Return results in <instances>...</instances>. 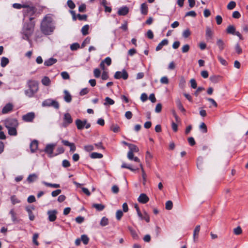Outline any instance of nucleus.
Masks as SVG:
<instances>
[{
  "mask_svg": "<svg viewBox=\"0 0 248 248\" xmlns=\"http://www.w3.org/2000/svg\"><path fill=\"white\" fill-rule=\"evenodd\" d=\"M108 223V218H102L100 221V225L102 226H105L107 225Z\"/></svg>",
  "mask_w": 248,
  "mask_h": 248,
  "instance_id": "obj_46",
  "label": "nucleus"
},
{
  "mask_svg": "<svg viewBox=\"0 0 248 248\" xmlns=\"http://www.w3.org/2000/svg\"><path fill=\"white\" fill-rule=\"evenodd\" d=\"M129 152H131L132 153H137L139 151V148L134 144H131L129 145Z\"/></svg>",
  "mask_w": 248,
  "mask_h": 248,
  "instance_id": "obj_31",
  "label": "nucleus"
},
{
  "mask_svg": "<svg viewBox=\"0 0 248 248\" xmlns=\"http://www.w3.org/2000/svg\"><path fill=\"white\" fill-rule=\"evenodd\" d=\"M242 229L239 226L233 229V232L236 235H239L242 233Z\"/></svg>",
  "mask_w": 248,
  "mask_h": 248,
  "instance_id": "obj_50",
  "label": "nucleus"
},
{
  "mask_svg": "<svg viewBox=\"0 0 248 248\" xmlns=\"http://www.w3.org/2000/svg\"><path fill=\"white\" fill-rule=\"evenodd\" d=\"M84 148L87 152H90L94 149L93 146L92 145H86L84 146Z\"/></svg>",
  "mask_w": 248,
  "mask_h": 248,
  "instance_id": "obj_58",
  "label": "nucleus"
},
{
  "mask_svg": "<svg viewBox=\"0 0 248 248\" xmlns=\"http://www.w3.org/2000/svg\"><path fill=\"white\" fill-rule=\"evenodd\" d=\"M63 120L64 122L62 125L64 127H66L73 122V119L71 117V116L69 113H66L64 115Z\"/></svg>",
  "mask_w": 248,
  "mask_h": 248,
  "instance_id": "obj_9",
  "label": "nucleus"
},
{
  "mask_svg": "<svg viewBox=\"0 0 248 248\" xmlns=\"http://www.w3.org/2000/svg\"><path fill=\"white\" fill-rule=\"evenodd\" d=\"M55 29V22L50 14L44 17L40 25L41 32L46 35L52 34Z\"/></svg>",
  "mask_w": 248,
  "mask_h": 248,
  "instance_id": "obj_1",
  "label": "nucleus"
},
{
  "mask_svg": "<svg viewBox=\"0 0 248 248\" xmlns=\"http://www.w3.org/2000/svg\"><path fill=\"white\" fill-rule=\"evenodd\" d=\"M173 206L172 202L171 201H168L166 202L165 204L166 209L167 210H170Z\"/></svg>",
  "mask_w": 248,
  "mask_h": 248,
  "instance_id": "obj_47",
  "label": "nucleus"
},
{
  "mask_svg": "<svg viewBox=\"0 0 248 248\" xmlns=\"http://www.w3.org/2000/svg\"><path fill=\"white\" fill-rule=\"evenodd\" d=\"M141 13L142 14L145 15L148 13V6L145 3L141 4Z\"/></svg>",
  "mask_w": 248,
  "mask_h": 248,
  "instance_id": "obj_25",
  "label": "nucleus"
},
{
  "mask_svg": "<svg viewBox=\"0 0 248 248\" xmlns=\"http://www.w3.org/2000/svg\"><path fill=\"white\" fill-rule=\"evenodd\" d=\"M9 61L8 58L3 57L1 59L0 65L2 67H5L9 63Z\"/></svg>",
  "mask_w": 248,
  "mask_h": 248,
  "instance_id": "obj_30",
  "label": "nucleus"
},
{
  "mask_svg": "<svg viewBox=\"0 0 248 248\" xmlns=\"http://www.w3.org/2000/svg\"><path fill=\"white\" fill-rule=\"evenodd\" d=\"M27 85L29 89H31L36 92H37L38 90V83L35 80H29L27 82Z\"/></svg>",
  "mask_w": 248,
  "mask_h": 248,
  "instance_id": "obj_10",
  "label": "nucleus"
},
{
  "mask_svg": "<svg viewBox=\"0 0 248 248\" xmlns=\"http://www.w3.org/2000/svg\"><path fill=\"white\" fill-rule=\"evenodd\" d=\"M140 166L141 168V171H142V177L143 180V185L145 186L146 185V174L145 173V172L143 168L142 165L140 163Z\"/></svg>",
  "mask_w": 248,
  "mask_h": 248,
  "instance_id": "obj_27",
  "label": "nucleus"
},
{
  "mask_svg": "<svg viewBox=\"0 0 248 248\" xmlns=\"http://www.w3.org/2000/svg\"><path fill=\"white\" fill-rule=\"evenodd\" d=\"M63 93L64 94V95L63 97L64 101L67 103L71 102V101L72 100V96L70 94V93L67 90H64Z\"/></svg>",
  "mask_w": 248,
  "mask_h": 248,
  "instance_id": "obj_16",
  "label": "nucleus"
},
{
  "mask_svg": "<svg viewBox=\"0 0 248 248\" xmlns=\"http://www.w3.org/2000/svg\"><path fill=\"white\" fill-rule=\"evenodd\" d=\"M5 126L6 128L17 127L18 123L17 120L15 118H8L4 121Z\"/></svg>",
  "mask_w": 248,
  "mask_h": 248,
  "instance_id": "obj_5",
  "label": "nucleus"
},
{
  "mask_svg": "<svg viewBox=\"0 0 248 248\" xmlns=\"http://www.w3.org/2000/svg\"><path fill=\"white\" fill-rule=\"evenodd\" d=\"M128 13V8L126 7H123L119 9L118 11V14L120 16H125Z\"/></svg>",
  "mask_w": 248,
  "mask_h": 248,
  "instance_id": "obj_20",
  "label": "nucleus"
},
{
  "mask_svg": "<svg viewBox=\"0 0 248 248\" xmlns=\"http://www.w3.org/2000/svg\"><path fill=\"white\" fill-rule=\"evenodd\" d=\"M42 183L47 186L52 187L54 188H59L60 187V185L57 184H51L45 181H43Z\"/></svg>",
  "mask_w": 248,
  "mask_h": 248,
  "instance_id": "obj_32",
  "label": "nucleus"
},
{
  "mask_svg": "<svg viewBox=\"0 0 248 248\" xmlns=\"http://www.w3.org/2000/svg\"><path fill=\"white\" fill-rule=\"evenodd\" d=\"M177 106L179 109H180L182 112H185L186 110L185 108L183 107V105L182 103L181 102L180 100H177L176 101Z\"/></svg>",
  "mask_w": 248,
  "mask_h": 248,
  "instance_id": "obj_36",
  "label": "nucleus"
},
{
  "mask_svg": "<svg viewBox=\"0 0 248 248\" xmlns=\"http://www.w3.org/2000/svg\"><path fill=\"white\" fill-rule=\"evenodd\" d=\"M35 118V114L33 112L27 113L22 116V120L26 122H31Z\"/></svg>",
  "mask_w": 248,
  "mask_h": 248,
  "instance_id": "obj_8",
  "label": "nucleus"
},
{
  "mask_svg": "<svg viewBox=\"0 0 248 248\" xmlns=\"http://www.w3.org/2000/svg\"><path fill=\"white\" fill-rule=\"evenodd\" d=\"M57 214L58 212L56 210H50L47 212L48 217H56Z\"/></svg>",
  "mask_w": 248,
  "mask_h": 248,
  "instance_id": "obj_40",
  "label": "nucleus"
},
{
  "mask_svg": "<svg viewBox=\"0 0 248 248\" xmlns=\"http://www.w3.org/2000/svg\"><path fill=\"white\" fill-rule=\"evenodd\" d=\"M81 240L84 244L87 245L89 242V239L86 235L83 234L81 236Z\"/></svg>",
  "mask_w": 248,
  "mask_h": 248,
  "instance_id": "obj_41",
  "label": "nucleus"
},
{
  "mask_svg": "<svg viewBox=\"0 0 248 248\" xmlns=\"http://www.w3.org/2000/svg\"><path fill=\"white\" fill-rule=\"evenodd\" d=\"M38 236H39V235L37 233H34L33 234V235L32 242H33V244L34 245H35L36 246H38L39 245V243L37 241V239L38 238Z\"/></svg>",
  "mask_w": 248,
  "mask_h": 248,
  "instance_id": "obj_44",
  "label": "nucleus"
},
{
  "mask_svg": "<svg viewBox=\"0 0 248 248\" xmlns=\"http://www.w3.org/2000/svg\"><path fill=\"white\" fill-rule=\"evenodd\" d=\"M57 62L56 59L51 58L45 61L44 64L47 66H50Z\"/></svg>",
  "mask_w": 248,
  "mask_h": 248,
  "instance_id": "obj_21",
  "label": "nucleus"
},
{
  "mask_svg": "<svg viewBox=\"0 0 248 248\" xmlns=\"http://www.w3.org/2000/svg\"><path fill=\"white\" fill-rule=\"evenodd\" d=\"M186 16H192L195 17L196 16V13L194 11H191L188 12H187L186 14Z\"/></svg>",
  "mask_w": 248,
  "mask_h": 248,
  "instance_id": "obj_62",
  "label": "nucleus"
},
{
  "mask_svg": "<svg viewBox=\"0 0 248 248\" xmlns=\"http://www.w3.org/2000/svg\"><path fill=\"white\" fill-rule=\"evenodd\" d=\"M217 59L222 65H226L227 64L226 61L224 60L223 58H222L220 56H218Z\"/></svg>",
  "mask_w": 248,
  "mask_h": 248,
  "instance_id": "obj_59",
  "label": "nucleus"
},
{
  "mask_svg": "<svg viewBox=\"0 0 248 248\" xmlns=\"http://www.w3.org/2000/svg\"><path fill=\"white\" fill-rule=\"evenodd\" d=\"M105 101L104 105L105 106L108 105H112L115 103L114 101L109 97H106L105 99Z\"/></svg>",
  "mask_w": 248,
  "mask_h": 248,
  "instance_id": "obj_29",
  "label": "nucleus"
},
{
  "mask_svg": "<svg viewBox=\"0 0 248 248\" xmlns=\"http://www.w3.org/2000/svg\"><path fill=\"white\" fill-rule=\"evenodd\" d=\"M93 207L95 208L98 211H102L105 208L104 205H103V204H96V203L93 204Z\"/></svg>",
  "mask_w": 248,
  "mask_h": 248,
  "instance_id": "obj_39",
  "label": "nucleus"
},
{
  "mask_svg": "<svg viewBox=\"0 0 248 248\" xmlns=\"http://www.w3.org/2000/svg\"><path fill=\"white\" fill-rule=\"evenodd\" d=\"M89 29V26L88 25H84L81 29V32L83 35H86L89 33L88 30Z\"/></svg>",
  "mask_w": 248,
  "mask_h": 248,
  "instance_id": "obj_35",
  "label": "nucleus"
},
{
  "mask_svg": "<svg viewBox=\"0 0 248 248\" xmlns=\"http://www.w3.org/2000/svg\"><path fill=\"white\" fill-rule=\"evenodd\" d=\"M24 16L29 17L30 21H31L37 16L36 9L32 5L27 4V7L23 11Z\"/></svg>",
  "mask_w": 248,
  "mask_h": 248,
  "instance_id": "obj_3",
  "label": "nucleus"
},
{
  "mask_svg": "<svg viewBox=\"0 0 248 248\" xmlns=\"http://www.w3.org/2000/svg\"><path fill=\"white\" fill-rule=\"evenodd\" d=\"M153 156L152 154L148 151H147L146 153L145 158L146 162L149 163L150 160L152 158Z\"/></svg>",
  "mask_w": 248,
  "mask_h": 248,
  "instance_id": "obj_51",
  "label": "nucleus"
},
{
  "mask_svg": "<svg viewBox=\"0 0 248 248\" xmlns=\"http://www.w3.org/2000/svg\"><path fill=\"white\" fill-rule=\"evenodd\" d=\"M110 129L115 133L118 132L120 130V127L117 124H112Z\"/></svg>",
  "mask_w": 248,
  "mask_h": 248,
  "instance_id": "obj_43",
  "label": "nucleus"
},
{
  "mask_svg": "<svg viewBox=\"0 0 248 248\" xmlns=\"http://www.w3.org/2000/svg\"><path fill=\"white\" fill-rule=\"evenodd\" d=\"M217 45L220 51H222L225 47V42L221 39H218L217 40Z\"/></svg>",
  "mask_w": 248,
  "mask_h": 248,
  "instance_id": "obj_17",
  "label": "nucleus"
},
{
  "mask_svg": "<svg viewBox=\"0 0 248 248\" xmlns=\"http://www.w3.org/2000/svg\"><path fill=\"white\" fill-rule=\"evenodd\" d=\"M138 201L140 203L145 204L148 202L149 201V197L144 193L140 194L138 198Z\"/></svg>",
  "mask_w": 248,
  "mask_h": 248,
  "instance_id": "obj_11",
  "label": "nucleus"
},
{
  "mask_svg": "<svg viewBox=\"0 0 248 248\" xmlns=\"http://www.w3.org/2000/svg\"><path fill=\"white\" fill-rule=\"evenodd\" d=\"M103 156V155L100 153L93 152L90 155L92 158H101Z\"/></svg>",
  "mask_w": 248,
  "mask_h": 248,
  "instance_id": "obj_33",
  "label": "nucleus"
},
{
  "mask_svg": "<svg viewBox=\"0 0 248 248\" xmlns=\"http://www.w3.org/2000/svg\"><path fill=\"white\" fill-rule=\"evenodd\" d=\"M235 6L236 3L233 1H231L227 5V8L229 10H232L235 8Z\"/></svg>",
  "mask_w": 248,
  "mask_h": 248,
  "instance_id": "obj_45",
  "label": "nucleus"
},
{
  "mask_svg": "<svg viewBox=\"0 0 248 248\" xmlns=\"http://www.w3.org/2000/svg\"><path fill=\"white\" fill-rule=\"evenodd\" d=\"M235 31V28L232 25H229L227 29V32L228 33L234 34Z\"/></svg>",
  "mask_w": 248,
  "mask_h": 248,
  "instance_id": "obj_34",
  "label": "nucleus"
},
{
  "mask_svg": "<svg viewBox=\"0 0 248 248\" xmlns=\"http://www.w3.org/2000/svg\"><path fill=\"white\" fill-rule=\"evenodd\" d=\"M11 201L13 204H16L19 203L20 202L19 199H18L15 195H13L11 197Z\"/></svg>",
  "mask_w": 248,
  "mask_h": 248,
  "instance_id": "obj_38",
  "label": "nucleus"
},
{
  "mask_svg": "<svg viewBox=\"0 0 248 248\" xmlns=\"http://www.w3.org/2000/svg\"><path fill=\"white\" fill-rule=\"evenodd\" d=\"M38 141L36 140H33L30 144V149L32 153H34L38 148Z\"/></svg>",
  "mask_w": 248,
  "mask_h": 248,
  "instance_id": "obj_19",
  "label": "nucleus"
},
{
  "mask_svg": "<svg viewBox=\"0 0 248 248\" xmlns=\"http://www.w3.org/2000/svg\"><path fill=\"white\" fill-rule=\"evenodd\" d=\"M61 75L64 79H68L70 78L68 73L66 72H62L61 73Z\"/></svg>",
  "mask_w": 248,
  "mask_h": 248,
  "instance_id": "obj_55",
  "label": "nucleus"
},
{
  "mask_svg": "<svg viewBox=\"0 0 248 248\" xmlns=\"http://www.w3.org/2000/svg\"><path fill=\"white\" fill-rule=\"evenodd\" d=\"M75 123L78 129L81 130L84 127L85 124H86L87 120L81 121L79 119H77Z\"/></svg>",
  "mask_w": 248,
  "mask_h": 248,
  "instance_id": "obj_13",
  "label": "nucleus"
},
{
  "mask_svg": "<svg viewBox=\"0 0 248 248\" xmlns=\"http://www.w3.org/2000/svg\"><path fill=\"white\" fill-rule=\"evenodd\" d=\"M77 18H78L79 20H86L87 16L86 15H80L78 14L77 15Z\"/></svg>",
  "mask_w": 248,
  "mask_h": 248,
  "instance_id": "obj_49",
  "label": "nucleus"
},
{
  "mask_svg": "<svg viewBox=\"0 0 248 248\" xmlns=\"http://www.w3.org/2000/svg\"><path fill=\"white\" fill-rule=\"evenodd\" d=\"M35 23L34 22L25 23L24 24L21 34L23 39L29 41L30 37L32 35L34 31Z\"/></svg>",
  "mask_w": 248,
  "mask_h": 248,
  "instance_id": "obj_2",
  "label": "nucleus"
},
{
  "mask_svg": "<svg viewBox=\"0 0 248 248\" xmlns=\"http://www.w3.org/2000/svg\"><path fill=\"white\" fill-rule=\"evenodd\" d=\"M89 93V90L88 88H85L81 90V91L79 93V94L81 96L84 95L86 94H87Z\"/></svg>",
  "mask_w": 248,
  "mask_h": 248,
  "instance_id": "obj_60",
  "label": "nucleus"
},
{
  "mask_svg": "<svg viewBox=\"0 0 248 248\" xmlns=\"http://www.w3.org/2000/svg\"><path fill=\"white\" fill-rule=\"evenodd\" d=\"M38 179V175L36 174H31L29 175L27 178V181L29 183H32Z\"/></svg>",
  "mask_w": 248,
  "mask_h": 248,
  "instance_id": "obj_24",
  "label": "nucleus"
},
{
  "mask_svg": "<svg viewBox=\"0 0 248 248\" xmlns=\"http://www.w3.org/2000/svg\"><path fill=\"white\" fill-rule=\"evenodd\" d=\"M189 46L187 44L184 45L182 48V50L183 53H186L189 51Z\"/></svg>",
  "mask_w": 248,
  "mask_h": 248,
  "instance_id": "obj_63",
  "label": "nucleus"
},
{
  "mask_svg": "<svg viewBox=\"0 0 248 248\" xmlns=\"http://www.w3.org/2000/svg\"><path fill=\"white\" fill-rule=\"evenodd\" d=\"M191 34L189 29L185 30L183 32V36L184 38H187Z\"/></svg>",
  "mask_w": 248,
  "mask_h": 248,
  "instance_id": "obj_54",
  "label": "nucleus"
},
{
  "mask_svg": "<svg viewBox=\"0 0 248 248\" xmlns=\"http://www.w3.org/2000/svg\"><path fill=\"white\" fill-rule=\"evenodd\" d=\"M100 74H101V72L99 69L96 68L94 70L93 74H94V76L95 78H98L100 77Z\"/></svg>",
  "mask_w": 248,
  "mask_h": 248,
  "instance_id": "obj_52",
  "label": "nucleus"
},
{
  "mask_svg": "<svg viewBox=\"0 0 248 248\" xmlns=\"http://www.w3.org/2000/svg\"><path fill=\"white\" fill-rule=\"evenodd\" d=\"M219 77L217 76L213 75L210 77V81L214 83H217L219 81Z\"/></svg>",
  "mask_w": 248,
  "mask_h": 248,
  "instance_id": "obj_42",
  "label": "nucleus"
},
{
  "mask_svg": "<svg viewBox=\"0 0 248 248\" xmlns=\"http://www.w3.org/2000/svg\"><path fill=\"white\" fill-rule=\"evenodd\" d=\"M13 7L15 9H20L22 8H25L27 7V4H21L19 3H14L13 4Z\"/></svg>",
  "mask_w": 248,
  "mask_h": 248,
  "instance_id": "obj_37",
  "label": "nucleus"
},
{
  "mask_svg": "<svg viewBox=\"0 0 248 248\" xmlns=\"http://www.w3.org/2000/svg\"><path fill=\"white\" fill-rule=\"evenodd\" d=\"M213 31L209 27L206 28L205 36L207 41H209L212 39Z\"/></svg>",
  "mask_w": 248,
  "mask_h": 248,
  "instance_id": "obj_14",
  "label": "nucleus"
},
{
  "mask_svg": "<svg viewBox=\"0 0 248 248\" xmlns=\"http://www.w3.org/2000/svg\"><path fill=\"white\" fill-rule=\"evenodd\" d=\"M121 167L122 168H126V169H128L129 170H130L131 171H135V170L132 168H131L129 165H127V164H126L125 163H123L121 166Z\"/></svg>",
  "mask_w": 248,
  "mask_h": 248,
  "instance_id": "obj_56",
  "label": "nucleus"
},
{
  "mask_svg": "<svg viewBox=\"0 0 248 248\" xmlns=\"http://www.w3.org/2000/svg\"><path fill=\"white\" fill-rule=\"evenodd\" d=\"M105 63H106L107 65L109 66L111 63V59L110 57H107L104 60L102 61Z\"/></svg>",
  "mask_w": 248,
  "mask_h": 248,
  "instance_id": "obj_64",
  "label": "nucleus"
},
{
  "mask_svg": "<svg viewBox=\"0 0 248 248\" xmlns=\"http://www.w3.org/2000/svg\"><path fill=\"white\" fill-rule=\"evenodd\" d=\"M114 78L116 79H120L122 78L124 80L127 79L128 77V74L125 69H123L122 71H117L115 73Z\"/></svg>",
  "mask_w": 248,
  "mask_h": 248,
  "instance_id": "obj_7",
  "label": "nucleus"
},
{
  "mask_svg": "<svg viewBox=\"0 0 248 248\" xmlns=\"http://www.w3.org/2000/svg\"><path fill=\"white\" fill-rule=\"evenodd\" d=\"M37 92L29 88L25 91V94L29 97H32Z\"/></svg>",
  "mask_w": 248,
  "mask_h": 248,
  "instance_id": "obj_23",
  "label": "nucleus"
},
{
  "mask_svg": "<svg viewBox=\"0 0 248 248\" xmlns=\"http://www.w3.org/2000/svg\"><path fill=\"white\" fill-rule=\"evenodd\" d=\"M79 47H80V46H79V44L76 43H74V44H72L70 46V49L72 50H76L78 48H79Z\"/></svg>",
  "mask_w": 248,
  "mask_h": 248,
  "instance_id": "obj_48",
  "label": "nucleus"
},
{
  "mask_svg": "<svg viewBox=\"0 0 248 248\" xmlns=\"http://www.w3.org/2000/svg\"><path fill=\"white\" fill-rule=\"evenodd\" d=\"M200 226L197 225L195 227V228L194 230V232H193V239L194 242H196V241L198 238V235H199V233L200 232Z\"/></svg>",
  "mask_w": 248,
  "mask_h": 248,
  "instance_id": "obj_15",
  "label": "nucleus"
},
{
  "mask_svg": "<svg viewBox=\"0 0 248 248\" xmlns=\"http://www.w3.org/2000/svg\"><path fill=\"white\" fill-rule=\"evenodd\" d=\"M134 153L128 152L127 153V158L130 160H134L135 162H140V160L137 157L134 156Z\"/></svg>",
  "mask_w": 248,
  "mask_h": 248,
  "instance_id": "obj_22",
  "label": "nucleus"
},
{
  "mask_svg": "<svg viewBox=\"0 0 248 248\" xmlns=\"http://www.w3.org/2000/svg\"><path fill=\"white\" fill-rule=\"evenodd\" d=\"M56 146V144L55 143L48 144L46 145L44 151L48 155L49 157H51L54 156L53 152Z\"/></svg>",
  "mask_w": 248,
  "mask_h": 248,
  "instance_id": "obj_6",
  "label": "nucleus"
},
{
  "mask_svg": "<svg viewBox=\"0 0 248 248\" xmlns=\"http://www.w3.org/2000/svg\"><path fill=\"white\" fill-rule=\"evenodd\" d=\"M62 191L61 189H57L52 192L51 195L52 197H56L61 193Z\"/></svg>",
  "mask_w": 248,
  "mask_h": 248,
  "instance_id": "obj_61",
  "label": "nucleus"
},
{
  "mask_svg": "<svg viewBox=\"0 0 248 248\" xmlns=\"http://www.w3.org/2000/svg\"><path fill=\"white\" fill-rule=\"evenodd\" d=\"M200 128L201 130H202L203 133H206L207 131V127L206 124L204 123H202L200 126Z\"/></svg>",
  "mask_w": 248,
  "mask_h": 248,
  "instance_id": "obj_53",
  "label": "nucleus"
},
{
  "mask_svg": "<svg viewBox=\"0 0 248 248\" xmlns=\"http://www.w3.org/2000/svg\"><path fill=\"white\" fill-rule=\"evenodd\" d=\"M42 106L44 107H52L56 109H59L60 107L59 103L58 101L52 99H47L42 102Z\"/></svg>",
  "mask_w": 248,
  "mask_h": 248,
  "instance_id": "obj_4",
  "label": "nucleus"
},
{
  "mask_svg": "<svg viewBox=\"0 0 248 248\" xmlns=\"http://www.w3.org/2000/svg\"><path fill=\"white\" fill-rule=\"evenodd\" d=\"M42 83L45 86H49L51 83L50 78L47 77H44L42 79Z\"/></svg>",
  "mask_w": 248,
  "mask_h": 248,
  "instance_id": "obj_28",
  "label": "nucleus"
},
{
  "mask_svg": "<svg viewBox=\"0 0 248 248\" xmlns=\"http://www.w3.org/2000/svg\"><path fill=\"white\" fill-rule=\"evenodd\" d=\"M168 44V40L166 39L163 40L156 46L155 50L158 51L162 49L163 46Z\"/></svg>",
  "mask_w": 248,
  "mask_h": 248,
  "instance_id": "obj_18",
  "label": "nucleus"
},
{
  "mask_svg": "<svg viewBox=\"0 0 248 248\" xmlns=\"http://www.w3.org/2000/svg\"><path fill=\"white\" fill-rule=\"evenodd\" d=\"M16 128L17 127L7 128L8 134L11 136H16L17 134Z\"/></svg>",
  "mask_w": 248,
  "mask_h": 248,
  "instance_id": "obj_26",
  "label": "nucleus"
},
{
  "mask_svg": "<svg viewBox=\"0 0 248 248\" xmlns=\"http://www.w3.org/2000/svg\"><path fill=\"white\" fill-rule=\"evenodd\" d=\"M67 5H68V7H69L70 9H74V8H75V3L73 2V1H72V0H68L67 1Z\"/></svg>",
  "mask_w": 248,
  "mask_h": 248,
  "instance_id": "obj_57",
  "label": "nucleus"
},
{
  "mask_svg": "<svg viewBox=\"0 0 248 248\" xmlns=\"http://www.w3.org/2000/svg\"><path fill=\"white\" fill-rule=\"evenodd\" d=\"M13 109V105L11 103L7 104L2 109V114H6L11 111Z\"/></svg>",
  "mask_w": 248,
  "mask_h": 248,
  "instance_id": "obj_12",
  "label": "nucleus"
}]
</instances>
